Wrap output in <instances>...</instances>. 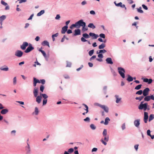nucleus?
I'll return each mask as SVG.
<instances>
[{"label":"nucleus","mask_w":154,"mask_h":154,"mask_svg":"<svg viewBox=\"0 0 154 154\" xmlns=\"http://www.w3.org/2000/svg\"><path fill=\"white\" fill-rule=\"evenodd\" d=\"M75 25H76V27L78 28H79L81 26H82V30H83L86 26V23L83 22V20H81L75 23Z\"/></svg>","instance_id":"1"},{"label":"nucleus","mask_w":154,"mask_h":154,"mask_svg":"<svg viewBox=\"0 0 154 154\" xmlns=\"http://www.w3.org/2000/svg\"><path fill=\"white\" fill-rule=\"evenodd\" d=\"M143 102L142 101L138 106V109H143L144 111L146 110L147 108V103L143 104Z\"/></svg>","instance_id":"2"},{"label":"nucleus","mask_w":154,"mask_h":154,"mask_svg":"<svg viewBox=\"0 0 154 154\" xmlns=\"http://www.w3.org/2000/svg\"><path fill=\"white\" fill-rule=\"evenodd\" d=\"M118 70L121 77L122 78H125L124 73L125 72V69L122 67H119L118 68Z\"/></svg>","instance_id":"3"},{"label":"nucleus","mask_w":154,"mask_h":154,"mask_svg":"<svg viewBox=\"0 0 154 154\" xmlns=\"http://www.w3.org/2000/svg\"><path fill=\"white\" fill-rule=\"evenodd\" d=\"M97 106L101 107L102 109H103L105 112H108L109 111L108 108L105 105H100L99 104L97 103Z\"/></svg>","instance_id":"4"},{"label":"nucleus","mask_w":154,"mask_h":154,"mask_svg":"<svg viewBox=\"0 0 154 154\" xmlns=\"http://www.w3.org/2000/svg\"><path fill=\"white\" fill-rule=\"evenodd\" d=\"M34 48L32 46L31 44H29L28 47L27 48V49L25 50V52L26 53H28L34 49Z\"/></svg>","instance_id":"5"},{"label":"nucleus","mask_w":154,"mask_h":154,"mask_svg":"<svg viewBox=\"0 0 154 154\" xmlns=\"http://www.w3.org/2000/svg\"><path fill=\"white\" fill-rule=\"evenodd\" d=\"M23 54V52L20 50H18L15 53V55L18 57H21Z\"/></svg>","instance_id":"6"},{"label":"nucleus","mask_w":154,"mask_h":154,"mask_svg":"<svg viewBox=\"0 0 154 154\" xmlns=\"http://www.w3.org/2000/svg\"><path fill=\"white\" fill-rule=\"evenodd\" d=\"M150 90L149 88H146L143 91V95L144 97L147 96L149 94V92Z\"/></svg>","instance_id":"7"},{"label":"nucleus","mask_w":154,"mask_h":154,"mask_svg":"<svg viewBox=\"0 0 154 154\" xmlns=\"http://www.w3.org/2000/svg\"><path fill=\"white\" fill-rule=\"evenodd\" d=\"M28 45V44L27 42H23V44L20 46V48L23 50H24L26 49V47Z\"/></svg>","instance_id":"8"},{"label":"nucleus","mask_w":154,"mask_h":154,"mask_svg":"<svg viewBox=\"0 0 154 154\" xmlns=\"http://www.w3.org/2000/svg\"><path fill=\"white\" fill-rule=\"evenodd\" d=\"M27 146L26 147V154H29L30 153L31 149L29 144L27 142Z\"/></svg>","instance_id":"9"},{"label":"nucleus","mask_w":154,"mask_h":154,"mask_svg":"<svg viewBox=\"0 0 154 154\" xmlns=\"http://www.w3.org/2000/svg\"><path fill=\"white\" fill-rule=\"evenodd\" d=\"M148 118V113L146 112H144V121L145 123L147 122V120Z\"/></svg>","instance_id":"10"},{"label":"nucleus","mask_w":154,"mask_h":154,"mask_svg":"<svg viewBox=\"0 0 154 154\" xmlns=\"http://www.w3.org/2000/svg\"><path fill=\"white\" fill-rule=\"evenodd\" d=\"M140 119H137L135 120L134 122V125L137 128L139 127L140 124Z\"/></svg>","instance_id":"11"},{"label":"nucleus","mask_w":154,"mask_h":154,"mask_svg":"<svg viewBox=\"0 0 154 154\" xmlns=\"http://www.w3.org/2000/svg\"><path fill=\"white\" fill-rule=\"evenodd\" d=\"M81 34V30L79 29H75L74 31V33L73 34L74 36H76Z\"/></svg>","instance_id":"12"},{"label":"nucleus","mask_w":154,"mask_h":154,"mask_svg":"<svg viewBox=\"0 0 154 154\" xmlns=\"http://www.w3.org/2000/svg\"><path fill=\"white\" fill-rule=\"evenodd\" d=\"M98 57L100 59L97 58L96 60L99 62L102 61L103 60L102 59L103 57V54H102L100 53L98 54Z\"/></svg>","instance_id":"13"},{"label":"nucleus","mask_w":154,"mask_h":154,"mask_svg":"<svg viewBox=\"0 0 154 154\" xmlns=\"http://www.w3.org/2000/svg\"><path fill=\"white\" fill-rule=\"evenodd\" d=\"M68 26H66L63 27L62 28L61 32L62 34H64L65 33L66 31L67 30Z\"/></svg>","instance_id":"14"},{"label":"nucleus","mask_w":154,"mask_h":154,"mask_svg":"<svg viewBox=\"0 0 154 154\" xmlns=\"http://www.w3.org/2000/svg\"><path fill=\"white\" fill-rule=\"evenodd\" d=\"M89 35L93 37V39H96L98 36L97 35L92 32H90L89 33Z\"/></svg>","instance_id":"15"},{"label":"nucleus","mask_w":154,"mask_h":154,"mask_svg":"<svg viewBox=\"0 0 154 154\" xmlns=\"http://www.w3.org/2000/svg\"><path fill=\"white\" fill-rule=\"evenodd\" d=\"M106 61L108 64H112L113 63L112 59L111 58H107L106 59Z\"/></svg>","instance_id":"16"},{"label":"nucleus","mask_w":154,"mask_h":154,"mask_svg":"<svg viewBox=\"0 0 154 154\" xmlns=\"http://www.w3.org/2000/svg\"><path fill=\"white\" fill-rule=\"evenodd\" d=\"M36 99V101L38 103H41V99L42 97L41 96H37Z\"/></svg>","instance_id":"17"},{"label":"nucleus","mask_w":154,"mask_h":154,"mask_svg":"<svg viewBox=\"0 0 154 154\" xmlns=\"http://www.w3.org/2000/svg\"><path fill=\"white\" fill-rule=\"evenodd\" d=\"M82 105L84 106L86 108L85 109L86 111V112H84L82 113L83 115H85V114L87 113L88 112V107L84 103L82 104Z\"/></svg>","instance_id":"18"},{"label":"nucleus","mask_w":154,"mask_h":154,"mask_svg":"<svg viewBox=\"0 0 154 154\" xmlns=\"http://www.w3.org/2000/svg\"><path fill=\"white\" fill-rule=\"evenodd\" d=\"M38 93V89L36 88H34L33 94L35 97H36L37 96Z\"/></svg>","instance_id":"19"},{"label":"nucleus","mask_w":154,"mask_h":154,"mask_svg":"<svg viewBox=\"0 0 154 154\" xmlns=\"http://www.w3.org/2000/svg\"><path fill=\"white\" fill-rule=\"evenodd\" d=\"M42 45L43 46L46 45V46H48V47H49V48L50 47L49 43L48 41H43L42 43Z\"/></svg>","instance_id":"20"},{"label":"nucleus","mask_w":154,"mask_h":154,"mask_svg":"<svg viewBox=\"0 0 154 154\" xmlns=\"http://www.w3.org/2000/svg\"><path fill=\"white\" fill-rule=\"evenodd\" d=\"M8 111V109H3L1 112V113L2 114H5L7 113Z\"/></svg>","instance_id":"21"},{"label":"nucleus","mask_w":154,"mask_h":154,"mask_svg":"<svg viewBox=\"0 0 154 154\" xmlns=\"http://www.w3.org/2000/svg\"><path fill=\"white\" fill-rule=\"evenodd\" d=\"M128 78L127 79V80L128 82H131L133 81V78L132 77L129 75H128Z\"/></svg>","instance_id":"22"},{"label":"nucleus","mask_w":154,"mask_h":154,"mask_svg":"<svg viewBox=\"0 0 154 154\" xmlns=\"http://www.w3.org/2000/svg\"><path fill=\"white\" fill-rule=\"evenodd\" d=\"M116 99V102L117 103H119V101L121 100V98H119V96L117 95H116L115 96Z\"/></svg>","instance_id":"23"},{"label":"nucleus","mask_w":154,"mask_h":154,"mask_svg":"<svg viewBox=\"0 0 154 154\" xmlns=\"http://www.w3.org/2000/svg\"><path fill=\"white\" fill-rule=\"evenodd\" d=\"M5 68H3V67H1L0 68V69L1 70L4 71H8V68L7 66H5Z\"/></svg>","instance_id":"24"},{"label":"nucleus","mask_w":154,"mask_h":154,"mask_svg":"<svg viewBox=\"0 0 154 154\" xmlns=\"http://www.w3.org/2000/svg\"><path fill=\"white\" fill-rule=\"evenodd\" d=\"M88 27L93 29H94L96 27L92 23H89L88 25Z\"/></svg>","instance_id":"25"},{"label":"nucleus","mask_w":154,"mask_h":154,"mask_svg":"<svg viewBox=\"0 0 154 154\" xmlns=\"http://www.w3.org/2000/svg\"><path fill=\"white\" fill-rule=\"evenodd\" d=\"M150 100V97L149 96H147L144 98V100L146 101H148Z\"/></svg>","instance_id":"26"},{"label":"nucleus","mask_w":154,"mask_h":154,"mask_svg":"<svg viewBox=\"0 0 154 154\" xmlns=\"http://www.w3.org/2000/svg\"><path fill=\"white\" fill-rule=\"evenodd\" d=\"M110 121V119L108 117H106L105 120V122L104 124L105 125H107L108 124L109 122Z\"/></svg>","instance_id":"27"},{"label":"nucleus","mask_w":154,"mask_h":154,"mask_svg":"<svg viewBox=\"0 0 154 154\" xmlns=\"http://www.w3.org/2000/svg\"><path fill=\"white\" fill-rule=\"evenodd\" d=\"M82 36L85 38H90L89 35L86 33L83 34Z\"/></svg>","instance_id":"28"},{"label":"nucleus","mask_w":154,"mask_h":154,"mask_svg":"<svg viewBox=\"0 0 154 154\" xmlns=\"http://www.w3.org/2000/svg\"><path fill=\"white\" fill-rule=\"evenodd\" d=\"M45 13V10H42L40 11V12L38 13L37 14V16H41L42 15L44 14Z\"/></svg>","instance_id":"29"},{"label":"nucleus","mask_w":154,"mask_h":154,"mask_svg":"<svg viewBox=\"0 0 154 154\" xmlns=\"http://www.w3.org/2000/svg\"><path fill=\"white\" fill-rule=\"evenodd\" d=\"M105 45L104 44L102 43L99 46L98 48L99 49H103L105 47Z\"/></svg>","instance_id":"30"},{"label":"nucleus","mask_w":154,"mask_h":154,"mask_svg":"<svg viewBox=\"0 0 154 154\" xmlns=\"http://www.w3.org/2000/svg\"><path fill=\"white\" fill-rule=\"evenodd\" d=\"M154 115L153 114H151L149 116V122L151 121L154 118Z\"/></svg>","instance_id":"31"},{"label":"nucleus","mask_w":154,"mask_h":154,"mask_svg":"<svg viewBox=\"0 0 154 154\" xmlns=\"http://www.w3.org/2000/svg\"><path fill=\"white\" fill-rule=\"evenodd\" d=\"M142 86V85H138L134 89L137 90H139L141 88Z\"/></svg>","instance_id":"32"},{"label":"nucleus","mask_w":154,"mask_h":154,"mask_svg":"<svg viewBox=\"0 0 154 154\" xmlns=\"http://www.w3.org/2000/svg\"><path fill=\"white\" fill-rule=\"evenodd\" d=\"M141 9H142V8L141 7H140L139 8H137V11L138 12L141 13H143V11L141 10Z\"/></svg>","instance_id":"33"},{"label":"nucleus","mask_w":154,"mask_h":154,"mask_svg":"<svg viewBox=\"0 0 154 154\" xmlns=\"http://www.w3.org/2000/svg\"><path fill=\"white\" fill-rule=\"evenodd\" d=\"M122 2H119V3L117 4L116 3V2H114V3L115 4V5H116V6L117 7H121V6L122 5Z\"/></svg>","instance_id":"34"},{"label":"nucleus","mask_w":154,"mask_h":154,"mask_svg":"<svg viewBox=\"0 0 154 154\" xmlns=\"http://www.w3.org/2000/svg\"><path fill=\"white\" fill-rule=\"evenodd\" d=\"M144 96H141L139 97H136L135 98V99L136 100H139V101H141L142 100V99L143 98Z\"/></svg>","instance_id":"35"},{"label":"nucleus","mask_w":154,"mask_h":154,"mask_svg":"<svg viewBox=\"0 0 154 154\" xmlns=\"http://www.w3.org/2000/svg\"><path fill=\"white\" fill-rule=\"evenodd\" d=\"M6 18V16L5 15H2L0 17V20L2 21Z\"/></svg>","instance_id":"36"},{"label":"nucleus","mask_w":154,"mask_h":154,"mask_svg":"<svg viewBox=\"0 0 154 154\" xmlns=\"http://www.w3.org/2000/svg\"><path fill=\"white\" fill-rule=\"evenodd\" d=\"M107 134V132L106 130V129H104L103 133V136H106Z\"/></svg>","instance_id":"37"},{"label":"nucleus","mask_w":154,"mask_h":154,"mask_svg":"<svg viewBox=\"0 0 154 154\" xmlns=\"http://www.w3.org/2000/svg\"><path fill=\"white\" fill-rule=\"evenodd\" d=\"M35 115H38L39 112V111L38 108L37 107H35Z\"/></svg>","instance_id":"38"},{"label":"nucleus","mask_w":154,"mask_h":154,"mask_svg":"<svg viewBox=\"0 0 154 154\" xmlns=\"http://www.w3.org/2000/svg\"><path fill=\"white\" fill-rule=\"evenodd\" d=\"M94 50H92L90 51L89 52V54L90 56H91L94 53Z\"/></svg>","instance_id":"39"},{"label":"nucleus","mask_w":154,"mask_h":154,"mask_svg":"<svg viewBox=\"0 0 154 154\" xmlns=\"http://www.w3.org/2000/svg\"><path fill=\"white\" fill-rule=\"evenodd\" d=\"M33 81L35 82L36 83H40V80L38 79H37L36 78L34 77L33 78Z\"/></svg>","instance_id":"40"},{"label":"nucleus","mask_w":154,"mask_h":154,"mask_svg":"<svg viewBox=\"0 0 154 154\" xmlns=\"http://www.w3.org/2000/svg\"><path fill=\"white\" fill-rule=\"evenodd\" d=\"M74 151V149L72 148L69 149L68 151V152L69 153H72Z\"/></svg>","instance_id":"41"},{"label":"nucleus","mask_w":154,"mask_h":154,"mask_svg":"<svg viewBox=\"0 0 154 154\" xmlns=\"http://www.w3.org/2000/svg\"><path fill=\"white\" fill-rule=\"evenodd\" d=\"M143 93V91L141 90H139L136 93V94H137L139 95H141Z\"/></svg>","instance_id":"42"},{"label":"nucleus","mask_w":154,"mask_h":154,"mask_svg":"<svg viewBox=\"0 0 154 154\" xmlns=\"http://www.w3.org/2000/svg\"><path fill=\"white\" fill-rule=\"evenodd\" d=\"M104 137V140L106 142H108L109 140V136H105Z\"/></svg>","instance_id":"43"},{"label":"nucleus","mask_w":154,"mask_h":154,"mask_svg":"<svg viewBox=\"0 0 154 154\" xmlns=\"http://www.w3.org/2000/svg\"><path fill=\"white\" fill-rule=\"evenodd\" d=\"M44 89V87L43 85H41L40 88V90L42 92H43Z\"/></svg>","instance_id":"44"},{"label":"nucleus","mask_w":154,"mask_h":154,"mask_svg":"<svg viewBox=\"0 0 154 154\" xmlns=\"http://www.w3.org/2000/svg\"><path fill=\"white\" fill-rule=\"evenodd\" d=\"M90 127L93 130H94L96 129L95 126L94 124H93L91 125Z\"/></svg>","instance_id":"45"},{"label":"nucleus","mask_w":154,"mask_h":154,"mask_svg":"<svg viewBox=\"0 0 154 154\" xmlns=\"http://www.w3.org/2000/svg\"><path fill=\"white\" fill-rule=\"evenodd\" d=\"M42 95L43 97L44 98V99H46L48 97V96L46 94H42Z\"/></svg>","instance_id":"46"},{"label":"nucleus","mask_w":154,"mask_h":154,"mask_svg":"<svg viewBox=\"0 0 154 154\" xmlns=\"http://www.w3.org/2000/svg\"><path fill=\"white\" fill-rule=\"evenodd\" d=\"M47 100L46 99H44L43 101V105H45L47 103Z\"/></svg>","instance_id":"47"},{"label":"nucleus","mask_w":154,"mask_h":154,"mask_svg":"<svg viewBox=\"0 0 154 154\" xmlns=\"http://www.w3.org/2000/svg\"><path fill=\"white\" fill-rule=\"evenodd\" d=\"M106 52V51L105 49L101 50L99 51V53H105Z\"/></svg>","instance_id":"48"},{"label":"nucleus","mask_w":154,"mask_h":154,"mask_svg":"<svg viewBox=\"0 0 154 154\" xmlns=\"http://www.w3.org/2000/svg\"><path fill=\"white\" fill-rule=\"evenodd\" d=\"M1 3L2 5H3L5 6H6L7 5V3H6V2H5L3 0H2L1 1Z\"/></svg>","instance_id":"49"},{"label":"nucleus","mask_w":154,"mask_h":154,"mask_svg":"<svg viewBox=\"0 0 154 154\" xmlns=\"http://www.w3.org/2000/svg\"><path fill=\"white\" fill-rule=\"evenodd\" d=\"M45 81L44 79H41L40 80V83H41L43 85L45 83Z\"/></svg>","instance_id":"50"},{"label":"nucleus","mask_w":154,"mask_h":154,"mask_svg":"<svg viewBox=\"0 0 154 154\" xmlns=\"http://www.w3.org/2000/svg\"><path fill=\"white\" fill-rule=\"evenodd\" d=\"M100 36L103 38H105V35L104 34L101 33L99 35Z\"/></svg>","instance_id":"51"},{"label":"nucleus","mask_w":154,"mask_h":154,"mask_svg":"<svg viewBox=\"0 0 154 154\" xmlns=\"http://www.w3.org/2000/svg\"><path fill=\"white\" fill-rule=\"evenodd\" d=\"M41 52L42 53V54L43 56L45 57H46V54L45 52L44 51H41Z\"/></svg>","instance_id":"52"},{"label":"nucleus","mask_w":154,"mask_h":154,"mask_svg":"<svg viewBox=\"0 0 154 154\" xmlns=\"http://www.w3.org/2000/svg\"><path fill=\"white\" fill-rule=\"evenodd\" d=\"M96 58V56L95 55H94L90 58V61H91L92 60Z\"/></svg>","instance_id":"53"},{"label":"nucleus","mask_w":154,"mask_h":154,"mask_svg":"<svg viewBox=\"0 0 154 154\" xmlns=\"http://www.w3.org/2000/svg\"><path fill=\"white\" fill-rule=\"evenodd\" d=\"M16 83V77H15L13 79V83L15 85Z\"/></svg>","instance_id":"54"},{"label":"nucleus","mask_w":154,"mask_h":154,"mask_svg":"<svg viewBox=\"0 0 154 154\" xmlns=\"http://www.w3.org/2000/svg\"><path fill=\"white\" fill-rule=\"evenodd\" d=\"M18 1H19V3H21L23 2H25L26 1V0H18Z\"/></svg>","instance_id":"55"},{"label":"nucleus","mask_w":154,"mask_h":154,"mask_svg":"<svg viewBox=\"0 0 154 154\" xmlns=\"http://www.w3.org/2000/svg\"><path fill=\"white\" fill-rule=\"evenodd\" d=\"M142 6L143 7V8L144 9H145V10H148V8L145 5H142Z\"/></svg>","instance_id":"56"},{"label":"nucleus","mask_w":154,"mask_h":154,"mask_svg":"<svg viewBox=\"0 0 154 154\" xmlns=\"http://www.w3.org/2000/svg\"><path fill=\"white\" fill-rule=\"evenodd\" d=\"M60 18V16L59 14H57L56 15L55 18L56 20H59Z\"/></svg>","instance_id":"57"},{"label":"nucleus","mask_w":154,"mask_h":154,"mask_svg":"<svg viewBox=\"0 0 154 154\" xmlns=\"http://www.w3.org/2000/svg\"><path fill=\"white\" fill-rule=\"evenodd\" d=\"M81 40L82 42H85L87 41V40H86L83 37H82L81 38Z\"/></svg>","instance_id":"58"},{"label":"nucleus","mask_w":154,"mask_h":154,"mask_svg":"<svg viewBox=\"0 0 154 154\" xmlns=\"http://www.w3.org/2000/svg\"><path fill=\"white\" fill-rule=\"evenodd\" d=\"M122 128L123 130H124L125 128V123L122 124Z\"/></svg>","instance_id":"59"},{"label":"nucleus","mask_w":154,"mask_h":154,"mask_svg":"<svg viewBox=\"0 0 154 154\" xmlns=\"http://www.w3.org/2000/svg\"><path fill=\"white\" fill-rule=\"evenodd\" d=\"M150 132H151L149 130H148L147 131V135H148V136H149L150 135H151Z\"/></svg>","instance_id":"60"},{"label":"nucleus","mask_w":154,"mask_h":154,"mask_svg":"<svg viewBox=\"0 0 154 154\" xmlns=\"http://www.w3.org/2000/svg\"><path fill=\"white\" fill-rule=\"evenodd\" d=\"M71 65V63L70 62H67V65L66 66L67 67H70Z\"/></svg>","instance_id":"61"},{"label":"nucleus","mask_w":154,"mask_h":154,"mask_svg":"<svg viewBox=\"0 0 154 154\" xmlns=\"http://www.w3.org/2000/svg\"><path fill=\"white\" fill-rule=\"evenodd\" d=\"M100 141H101V142H102L103 143V144L105 145H106V144H107L106 143V142H105L104 141H103V139H101V140H100Z\"/></svg>","instance_id":"62"},{"label":"nucleus","mask_w":154,"mask_h":154,"mask_svg":"<svg viewBox=\"0 0 154 154\" xmlns=\"http://www.w3.org/2000/svg\"><path fill=\"white\" fill-rule=\"evenodd\" d=\"M84 120L85 121V122L86 121L89 122L90 119L88 117L86 118L85 119H84Z\"/></svg>","instance_id":"63"},{"label":"nucleus","mask_w":154,"mask_h":154,"mask_svg":"<svg viewBox=\"0 0 154 154\" xmlns=\"http://www.w3.org/2000/svg\"><path fill=\"white\" fill-rule=\"evenodd\" d=\"M138 146H139L138 144H137V145H135L134 146V148L136 149V151L137 150Z\"/></svg>","instance_id":"64"}]
</instances>
